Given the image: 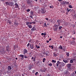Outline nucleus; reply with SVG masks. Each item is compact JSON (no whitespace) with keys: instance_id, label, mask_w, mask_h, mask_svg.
<instances>
[{"instance_id":"obj_29","label":"nucleus","mask_w":76,"mask_h":76,"mask_svg":"<svg viewBox=\"0 0 76 76\" xmlns=\"http://www.w3.org/2000/svg\"><path fill=\"white\" fill-rule=\"evenodd\" d=\"M50 8H51L52 9H54V6L53 5L51 6H50Z\"/></svg>"},{"instance_id":"obj_19","label":"nucleus","mask_w":76,"mask_h":76,"mask_svg":"<svg viewBox=\"0 0 76 76\" xmlns=\"http://www.w3.org/2000/svg\"><path fill=\"white\" fill-rule=\"evenodd\" d=\"M18 23H16L15 22L14 23V25H15V26H18Z\"/></svg>"},{"instance_id":"obj_11","label":"nucleus","mask_w":76,"mask_h":76,"mask_svg":"<svg viewBox=\"0 0 76 76\" xmlns=\"http://www.w3.org/2000/svg\"><path fill=\"white\" fill-rule=\"evenodd\" d=\"M58 56V55H57V53H56V52H54L53 53V56L54 57H57Z\"/></svg>"},{"instance_id":"obj_15","label":"nucleus","mask_w":76,"mask_h":76,"mask_svg":"<svg viewBox=\"0 0 76 76\" xmlns=\"http://www.w3.org/2000/svg\"><path fill=\"white\" fill-rule=\"evenodd\" d=\"M60 63H61V62L59 61H58L56 63L57 66H58V65H59Z\"/></svg>"},{"instance_id":"obj_63","label":"nucleus","mask_w":76,"mask_h":76,"mask_svg":"<svg viewBox=\"0 0 76 76\" xmlns=\"http://www.w3.org/2000/svg\"><path fill=\"white\" fill-rule=\"evenodd\" d=\"M75 74H76V71H75Z\"/></svg>"},{"instance_id":"obj_9","label":"nucleus","mask_w":76,"mask_h":76,"mask_svg":"<svg viewBox=\"0 0 76 76\" xmlns=\"http://www.w3.org/2000/svg\"><path fill=\"white\" fill-rule=\"evenodd\" d=\"M41 71L42 72H45V71H46V70H47V69L46 68H44L43 69H41Z\"/></svg>"},{"instance_id":"obj_27","label":"nucleus","mask_w":76,"mask_h":76,"mask_svg":"<svg viewBox=\"0 0 76 76\" xmlns=\"http://www.w3.org/2000/svg\"><path fill=\"white\" fill-rule=\"evenodd\" d=\"M73 60H76V57L75 56L72 58Z\"/></svg>"},{"instance_id":"obj_60","label":"nucleus","mask_w":76,"mask_h":76,"mask_svg":"<svg viewBox=\"0 0 76 76\" xmlns=\"http://www.w3.org/2000/svg\"><path fill=\"white\" fill-rule=\"evenodd\" d=\"M51 38L50 39L49 41H51Z\"/></svg>"},{"instance_id":"obj_6","label":"nucleus","mask_w":76,"mask_h":76,"mask_svg":"<svg viewBox=\"0 0 76 76\" xmlns=\"http://www.w3.org/2000/svg\"><path fill=\"white\" fill-rule=\"evenodd\" d=\"M9 50H10V47L8 46L6 47V50L7 51H9Z\"/></svg>"},{"instance_id":"obj_55","label":"nucleus","mask_w":76,"mask_h":76,"mask_svg":"<svg viewBox=\"0 0 76 76\" xmlns=\"http://www.w3.org/2000/svg\"><path fill=\"white\" fill-rule=\"evenodd\" d=\"M44 36H45V35H46V34L45 33H44Z\"/></svg>"},{"instance_id":"obj_21","label":"nucleus","mask_w":76,"mask_h":76,"mask_svg":"<svg viewBox=\"0 0 76 76\" xmlns=\"http://www.w3.org/2000/svg\"><path fill=\"white\" fill-rule=\"evenodd\" d=\"M67 67L68 68H69V67H71V64H68L67 65Z\"/></svg>"},{"instance_id":"obj_33","label":"nucleus","mask_w":76,"mask_h":76,"mask_svg":"<svg viewBox=\"0 0 76 76\" xmlns=\"http://www.w3.org/2000/svg\"><path fill=\"white\" fill-rule=\"evenodd\" d=\"M9 2H7L6 3V5H7H7H9Z\"/></svg>"},{"instance_id":"obj_40","label":"nucleus","mask_w":76,"mask_h":76,"mask_svg":"<svg viewBox=\"0 0 76 76\" xmlns=\"http://www.w3.org/2000/svg\"><path fill=\"white\" fill-rule=\"evenodd\" d=\"M44 26H47V25H46V23H45L44 24Z\"/></svg>"},{"instance_id":"obj_50","label":"nucleus","mask_w":76,"mask_h":76,"mask_svg":"<svg viewBox=\"0 0 76 76\" xmlns=\"http://www.w3.org/2000/svg\"><path fill=\"white\" fill-rule=\"evenodd\" d=\"M45 19L47 20H48V18H46Z\"/></svg>"},{"instance_id":"obj_12","label":"nucleus","mask_w":76,"mask_h":76,"mask_svg":"<svg viewBox=\"0 0 76 76\" xmlns=\"http://www.w3.org/2000/svg\"><path fill=\"white\" fill-rule=\"evenodd\" d=\"M45 9H42V13H45Z\"/></svg>"},{"instance_id":"obj_57","label":"nucleus","mask_w":76,"mask_h":76,"mask_svg":"<svg viewBox=\"0 0 76 76\" xmlns=\"http://www.w3.org/2000/svg\"><path fill=\"white\" fill-rule=\"evenodd\" d=\"M32 23H31V22H29V24H32Z\"/></svg>"},{"instance_id":"obj_53","label":"nucleus","mask_w":76,"mask_h":76,"mask_svg":"<svg viewBox=\"0 0 76 76\" xmlns=\"http://www.w3.org/2000/svg\"><path fill=\"white\" fill-rule=\"evenodd\" d=\"M46 42H47V43H48V42H49V41L47 40Z\"/></svg>"},{"instance_id":"obj_25","label":"nucleus","mask_w":76,"mask_h":76,"mask_svg":"<svg viewBox=\"0 0 76 76\" xmlns=\"http://www.w3.org/2000/svg\"><path fill=\"white\" fill-rule=\"evenodd\" d=\"M46 60V59H45V58H44L42 60V62L43 63H44L45 62V61Z\"/></svg>"},{"instance_id":"obj_41","label":"nucleus","mask_w":76,"mask_h":76,"mask_svg":"<svg viewBox=\"0 0 76 76\" xmlns=\"http://www.w3.org/2000/svg\"><path fill=\"white\" fill-rule=\"evenodd\" d=\"M65 2L66 3V4H69V2H66V1H65Z\"/></svg>"},{"instance_id":"obj_37","label":"nucleus","mask_w":76,"mask_h":76,"mask_svg":"<svg viewBox=\"0 0 76 76\" xmlns=\"http://www.w3.org/2000/svg\"><path fill=\"white\" fill-rule=\"evenodd\" d=\"M27 12H30V9H28L26 10Z\"/></svg>"},{"instance_id":"obj_54","label":"nucleus","mask_w":76,"mask_h":76,"mask_svg":"<svg viewBox=\"0 0 76 76\" xmlns=\"http://www.w3.org/2000/svg\"><path fill=\"white\" fill-rule=\"evenodd\" d=\"M35 47H36V48H37L38 47V46L37 45H35Z\"/></svg>"},{"instance_id":"obj_17","label":"nucleus","mask_w":76,"mask_h":76,"mask_svg":"<svg viewBox=\"0 0 76 76\" xmlns=\"http://www.w3.org/2000/svg\"><path fill=\"white\" fill-rule=\"evenodd\" d=\"M27 26H28V27L29 28H32V26L31 25H30L29 24Z\"/></svg>"},{"instance_id":"obj_51","label":"nucleus","mask_w":76,"mask_h":76,"mask_svg":"<svg viewBox=\"0 0 76 76\" xmlns=\"http://www.w3.org/2000/svg\"><path fill=\"white\" fill-rule=\"evenodd\" d=\"M37 49H38V48H40V47L39 46H37Z\"/></svg>"},{"instance_id":"obj_28","label":"nucleus","mask_w":76,"mask_h":76,"mask_svg":"<svg viewBox=\"0 0 76 76\" xmlns=\"http://www.w3.org/2000/svg\"><path fill=\"white\" fill-rule=\"evenodd\" d=\"M69 7L70 8H73V7H72V6H71L70 5H69Z\"/></svg>"},{"instance_id":"obj_8","label":"nucleus","mask_w":76,"mask_h":76,"mask_svg":"<svg viewBox=\"0 0 76 76\" xmlns=\"http://www.w3.org/2000/svg\"><path fill=\"white\" fill-rule=\"evenodd\" d=\"M53 28H57V29H58V25H55L53 26Z\"/></svg>"},{"instance_id":"obj_14","label":"nucleus","mask_w":76,"mask_h":76,"mask_svg":"<svg viewBox=\"0 0 76 76\" xmlns=\"http://www.w3.org/2000/svg\"><path fill=\"white\" fill-rule=\"evenodd\" d=\"M31 31H36V28L35 27H33L31 29Z\"/></svg>"},{"instance_id":"obj_26","label":"nucleus","mask_w":76,"mask_h":76,"mask_svg":"<svg viewBox=\"0 0 76 76\" xmlns=\"http://www.w3.org/2000/svg\"><path fill=\"white\" fill-rule=\"evenodd\" d=\"M38 72H37L35 74V75L36 76H38Z\"/></svg>"},{"instance_id":"obj_38","label":"nucleus","mask_w":76,"mask_h":76,"mask_svg":"<svg viewBox=\"0 0 76 76\" xmlns=\"http://www.w3.org/2000/svg\"><path fill=\"white\" fill-rule=\"evenodd\" d=\"M26 25H28L29 24V22H27L26 23Z\"/></svg>"},{"instance_id":"obj_52","label":"nucleus","mask_w":76,"mask_h":76,"mask_svg":"<svg viewBox=\"0 0 76 76\" xmlns=\"http://www.w3.org/2000/svg\"><path fill=\"white\" fill-rule=\"evenodd\" d=\"M41 35H44V33H42L41 34Z\"/></svg>"},{"instance_id":"obj_43","label":"nucleus","mask_w":76,"mask_h":76,"mask_svg":"<svg viewBox=\"0 0 76 76\" xmlns=\"http://www.w3.org/2000/svg\"><path fill=\"white\" fill-rule=\"evenodd\" d=\"M67 10H68V12H69V11H70V10H71V9L69 10L68 9H67Z\"/></svg>"},{"instance_id":"obj_39","label":"nucleus","mask_w":76,"mask_h":76,"mask_svg":"<svg viewBox=\"0 0 76 76\" xmlns=\"http://www.w3.org/2000/svg\"><path fill=\"white\" fill-rule=\"evenodd\" d=\"M49 66H52V64L50 63V64H48Z\"/></svg>"},{"instance_id":"obj_47","label":"nucleus","mask_w":76,"mask_h":76,"mask_svg":"<svg viewBox=\"0 0 76 76\" xmlns=\"http://www.w3.org/2000/svg\"><path fill=\"white\" fill-rule=\"evenodd\" d=\"M58 1L60 2L61 1H63V0H58Z\"/></svg>"},{"instance_id":"obj_34","label":"nucleus","mask_w":76,"mask_h":76,"mask_svg":"<svg viewBox=\"0 0 76 76\" xmlns=\"http://www.w3.org/2000/svg\"><path fill=\"white\" fill-rule=\"evenodd\" d=\"M35 20L34 21V22H32V23H33V24H35L36 23V22H35Z\"/></svg>"},{"instance_id":"obj_10","label":"nucleus","mask_w":76,"mask_h":76,"mask_svg":"<svg viewBox=\"0 0 76 76\" xmlns=\"http://www.w3.org/2000/svg\"><path fill=\"white\" fill-rule=\"evenodd\" d=\"M58 50H62L63 49V47L61 46V45H60L58 48Z\"/></svg>"},{"instance_id":"obj_13","label":"nucleus","mask_w":76,"mask_h":76,"mask_svg":"<svg viewBox=\"0 0 76 76\" xmlns=\"http://www.w3.org/2000/svg\"><path fill=\"white\" fill-rule=\"evenodd\" d=\"M50 53V51H46V56H49V55H48V53Z\"/></svg>"},{"instance_id":"obj_35","label":"nucleus","mask_w":76,"mask_h":76,"mask_svg":"<svg viewBox=\"0 0 76 76\" xmlns=\"http://www.w3.org/2000/svg\"><path fill=\"white\" fill-rule=\"evenodd\" d=\"M57 29L58 28H53L54 31H57Z\"/></svg>"},{"instance_id":"obj_62","label":"nucleus","mask_w":76,"mask_h":76,"mask_svg":"<svg viewBox=\"0 0 76 76\" xmlns=\"http://www.w3.org/2000/svg\"><path fill=\"white\" fill-rule=\"evenodd\" d=\"M64 4H66V3L64 2Z\"/></svg>"},{"instance_id":"obj_59","label":"nucleus","mask_w":76,"mask_h":76,"mask_svg":"<svg viewBox=\"0 0 76 76\" xmlns=\"http://www.w3.org/2000/svg\"><path fill=\"white\" fill-rule=\"evenodd\" d=\"M49 47H50V48H51V46L50 45V46H49Z\"/></svg>"},{"instance_id":"obj_16","label":"nucleus","mask_w":76,"mask_h":76,"mask_svg":"<svg viewBox=\"0 0 76 76\" xmlns=\"http://www.w3.org/2000/svg\"><path fill=\"white\" fill-rule=\"evenodd\" d=\"M12 69V67H11V66H8V71H10Z\"/></svg>"},{"instance_id":"obj_3","label":"nucleus","mask_w":76,"mask_h":76,"mask_svg":"<svg viewBox=\"0 0 76 76\" xmlns=\"http://www.w3.org/2000/svg\"><path fill=\"white\" fill-rule=\"evenodd\" d=\"M34 12H31V15L30 16V18H32V19H34V18H33V16H34Z\"/></svg>"},{"instance_id":"obj_1","label":"nucleus","mask_w":76,"mask_h":76,"mask_svg":"<svg viewBox=\"0 0 76 76\" xmlns=\"http://www.w3.org/2000/svg\"><path fill=\"white\" fill-rule=\"evenodd\" d=\"M26 55H25V54L23 55H20L19 56V57H21V60H23V58H28V57L26 56Z\"/></svg>"},{"instance_id":"obj_7","label":"nucleus","mask_w":76,"mask_h":76,"mask_svg":"<svg viewBox=\"0 0 76 76\" xmlns=\"http://www.w3.org/2000/svg\"><path fill=\"white\" fill-rule=\"evenodd\" d=\"M15 8H19V6H18V4L17 3H15Z\"/></svg>"},{"instance_id":"obj_18","label":"nucleus","mask_w":76,"mask_h":76,"mask_svg":"<svg viewBox=\"0 0 76 76\" xmlns=\"http://www.w3.org/2000/svg\"><path fill=\"white\" fill-rule=\"evenodd\" d=\"M63 61H64V63H67V62H68V61L67 60L64 59L63 60Z\"/></svg>"},{"instance_id":"obj_44","label":"nucleus","mask_w":76,"mask_h":76,"mask_svg":"<svg viewBox=\"0 0 76 76\" xmlns=\"http://www.w3.org/2000/svg\"><path fill=\"white\" fill-rule=\"evenodd\" d=\"M29 45H30V44L29 43H28L27 45V47H29Z\"/></svg>"},{"instance_id":"obj_56","label":"nucleus","mask_w":76,"mask_h":76,"mask_svg":"<svg viewBox=\"0 0 76 76\" xmlns=\"http://www.w3.org/2000/svg\"><path fill=\"white\" fill-rule=\"evenodd\" d=\"M72 39H73L74 40H75V38H74V37L72 38Z\"/></svg>"},{"instance_id":"obj_22","label":"nucleus","mask_w":76,"mask_h":76,"mask_svg":"<svg viewBox=\"0 0 76 76\" xmlns=\"http://www.w3.org/2000/svg\"><path fill=\"white\" fill-rule=\"evenodd\" d=\"M31 58L32 60H33V61H35V58H34V57H32Z\"/></svg>"},{"instance_id":"obj_24","label":"nucleus","mask_w":76,"mask_h":76,"mask_svg":"<svg viewBox=\"0 0 76 76\" xmlns=\"http://www.w3.org/2000/svg\"><path fill=\"white\" fill-rule=\"evenodd\" d=\"M61 28H62V26H59L58 27V29L59 30H61Z\"/></svg>"},{"instance_id":"obj_31","label":"nucleus","mask_w":76,"mask_h":76,"mask_svg":"<svg viewBox=\"0 0 76 76\" xmlns=\"http://www.w3.org/2000/svg\"><path fill=\"white\" fill-rule=\"evenodd\" d=\"M52 62H53V63H56V61L54 60H52Z\"/></svg>"},{"instance_id":"obj_61","label":"nucleus","mask_w":76,"mask_h":76,"mask_svg":"<svg viewBox=\"0 0 76 76\" xmlns=\"http://www.w3.org/2000/svg\"><path fill=\"white\" fill-rule=\"evenodd\" d=\"M1 1H4V0H1Z\"/></svg>"},{"instance_id":"obj_20","label":"nucleus","mask_w":76,"mask_h":76,"mask_svg":"<svg viewBox=\"0 0 76 76\" xmlns=\"http://www.w3.org/2000/svg\"><path fill=\"white\" fill-rule=\"evenodd\" d=\"M57 22L58 24H60V23H61V21H60V20H57Z\"/></svg>"},{"instance_id":"obj_32","label":"nucleus","mask_w":76,"mask_h":76,"mask_svg":"<svg viewBox=\"0 0 76 76\" xmlns=\"http://www.w3.org/2000/svg\"><path fill=\"white\" fill-rule=\"evenodd\" d=\"M66 55L67 57H69V53H66Z\"/></svg>"},{"instance_id":"obj_30","label":"nucleus","mask_w":76,"mask_h":76,"mask_svg":"<svg viewBox=\"0 0 76 76\" xmlns=\"http://www.w3.org/2000/svg\"><path fill=\"white\" fill-rule=\"evenodd\" d=\"M8 22L10 23V24L12 23V22L11 21H10L9 20H8Z\"/></svg>"},{"instance_id":"obj_58","label":"nucleus","mask_w":76,"mask_h":76,"mask_svg":"<svg viewBox=\"0 0 76 76\" xmlns=\"http://www.w3.org/2000/svg\"><path fill=\"white\" fill-rule=\"evenodd\" d=\"M60 38H63V37L62 36H60Z\"/></svg>"},{"instance_id":"obj_23","label":"nucleus","mask_w":76,"mask_h":76,"mask_svg":"<svg viewBox=\"0 0 76 76\" xmlns=\"http://www.w3.org/2000/svg\"><path fill=\"white\" fill-rule=\"evenodd\" d=\"M17 48V46L16 45H14V50H15V49Z\"/></svg>"},{"instance_id":"obj_36","label":"nucleus","mask_w":76,"mask_h":76,"mask_svg":"<svg viewBox=\"0 0 76 76\" xmlns=\"http://www.w3.org/2000/svg\"><path fill=\"white\" fill-rule=\"evenodd\" d=\"M70 62L71 63H73V60L72 59H71L70 60Z\"/></svg>"},{"instance_id":"obj_4","label":"nucleus","mask_w":76,"mask_h":76,"mask_svg":"<svg viewBox=\"0 0 76 76\" xmlns=\"http://www.w3.org/2000/svg\"><path fill=\"white\" fill-rule=\"evenodd\" d=\"M13 5L14 6V3L12 2H9V6H10L13 7Z\"/></svg>"},{"instance_id":"obj_48","label":"nucleus","mask_w":76,"mask_h":76,"mask_svg":"<svg viewBox=\"0 0 76 76\" xmlns=\"http://www.w3.org/2000/svg\"><path fill=\"white\" fill-rule=\"evenodd\" d=\"M27 3L28 4H30V3H31V2H30V1H27Z\"/></svg>"},{"instance_id":"obj_64","label":"nucleus","mask_w":76,"mask_h":76,"mask_svg":"<svg viewBox=\"0 0 76 76\" xmlns=\"http://www.w3.org/2000/svg\"><path fill=\"white\" fill-rule=\"evenodd\" d=\"M60 24H59V25H58V26H60Z\"/></svg>"},{"instance_id":"obj_2","label":"nucleus","mask_w":76,"mask_h":76,"mask_svg":"<svg viewBox=\"0 0 76 76\" xmlns=\"http://www.w3.org/2000/svg\"><path fill=\"white\" fill-rule=\"evenodd\" d=\"M22 52L23 54H26L27 53H28V50H26V49H24L23 50V51Z\"/></svg>"},{"instance_id":"obj_42","label":"nucleus","mask_w":76,"mask_h":76,"mask_svg":"<svg viewBox=\"0 0 76 76\" xmlns=\"http://www.w3.org/2000/svg\"><path fill=\"white\" fill-rule=\"evenodd\" d=\"M32 73H35V70H33L32 71Z\"/></svg>"},{"instance_id":"obj_5","label":"nucleus","mask_w":76,"mask_h":76,"mask_svg":"<svg viewBox=\"0 0 76 76\" xmlns=\"http://www.w3.org/2000/svg\"><path fill=\"white\" fill-rule=\"evenodd\" d=\"M30 47L31 49H34V46L33 44H30Z\"/></svg>"},{"instance_id":"obj_49","label":"nucleus","mask_w":76,"mask_h":76,"mask_svg":"<svg viewBox=\"0 0 76 76\" xmlns=\"http://www.w3.org/2000/svg\"><path fill=\"white\" fill-rule=\"evenodd\" d=\"M43 55H45V54H46V53H45V52H43Z\"/></svg>"},{"instance_id":"obj_46","label":"nucleus","mask_w":76,"mask_h":76,"mask_svg":"<svg viewBox=\"0 0 76 76\" xmlns=\"http://www.w3.org/2000/svg\"><path fill=\"white\" fill-rule=\"evenodd\" d=\"M51 49H53L54 48V47H53V46H51V48H50Z\"/></svg>"},{"instance_id":"obj_45","label":"nucleus","mask_w":76,"mask_h":76,"mask_svg":"<svg viewBox=\"0 0 76 76\" xmlns=\"http://www.w3.org/2000/svg\"><path fill=\"white\" fill-rule=\"evenodd\" d=\"M36 42L37 44H38V43L39 42L38 40H36Z\"/></svg>"}]
</instances>
